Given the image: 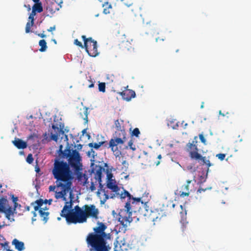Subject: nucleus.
Listing matches in <instances>:
<instances>
[{"instance_id": "obj_1", "label": "nucleus", "mask_w": 251, "mask_h": 251, "mask_svg": "<svg viewBox=\"0 0 251 251\" xmlns=\"http://www.w3.org/2000/svg\"><path fill=\"white\" fill-rule=\"evenodd\" d=\"M69 198L70 201L65 202L60 213V216L65 218L68 224L86 222L88 217L96 220L99 218V211L95 205L85 204L83 207L84 210H82L78 205H76L74 209H72L74 199L73 192H70Z\"/></svg>"}, {"instance_id": "obj_2", "label": "nucleus", "mask_w": 251, "mask_h": 251, "mask_svg": "<svg viewBox=\"0 0 251 251\" xmlns=\"http://www.w3.org/2000/svg\"><path fill=\"white\" fill-rule=\"evenodd\" d=\"M51 172L56 180L57 187L61 189L60 191L55 192V197L56 199L63 198V200L66 201L65 196L66 194L72 192L71 187L74 173L67 162L58 159L55 160Z\"/></svg>"}, {"instance_id": "obj_3", "label": "nucleus", "mask_w": 251, "mask_h": 251, "mask_svg": "<svg viewBox=\"0 0 251 251\" xmlns=\"http://www.w3.org/2000/svg\"><path fill=\"white\" fill-rule=\"evenodd\" d=\"M97 226L93 228V232L89 233L86 242L93 251H109L111 248L107 244V234L105 232L107 226L105 223L98 221Z\"/></svg>"}, {"instance_id": "obj_4", "label": "nucleus", "mask_w": 251, "mask_h": 251, "mask_svg": "<svg viewBox=\"0 0 251 251\" xmlns=\"http://www.w3.org/2000/svg\"><path fill=\"white\" fill-rule=\"evenodd\" d=\"M143 204L141 198H134L132 197L130 200H127L125 206V209L121 210L119 213V221L124 227H126L132 221L131 217L132 212H140L144 216H146L147 213H144L143 210L145 209L141 208L140 203Z\"/></svg>"}, {"instance_id": "obj_5", "label": "nucleus", "mask_w": 251, "mask_h": 251, "mask_svg": "<svg viewBox=\"0 0 251 251\" xmlns=\"http://www.w3.org/2000/svg\"><path fill=\"white\" fill-rule=\"evenodd\" d=\"M62 145L59 147V155L64 158H68V164L73 168L75 172H79L82 170V164L81 163V157L76 150L72 151L69 148L62 151Z\"/></svg>"}, {"instance_id": "obj_6", "label": "nucleus", "mask_w": 251, "mask_h": 251, "mask_svg": "<svg viewBox=\"0 0 251 251\" xmlns=\"http://www.w3.org/2000/svg\"><path fill=\"white\" fill-rule=\"evenodd\" d=\"M126 140V132L125 130H116L113 134V137L105 145L107 148H110L116 157H119L121 155V145H123Z\"/></svg>"}, {"instance_id": "obj_7", "label": "nucleus", "mask_w": 251, "mask_h": 251, "mask_svg": "<svg viewBox=\"0 0 251 251\" xmlns=\"http://www.w3.org/2000/svg\"><path fill=\"white\" fill-rule=\"evenodd\" d=\"M12 199L14 203V208H12L11 206L9 205L8 201L6 198L3 197H0V212L4 213L7 219L14 221L12 217H13L14 212L18 205V203H17L18 198L14 197L13 195L12 196Z\"/></svg>"}, {"instance_id": "obj_8", "label": "nucleus", "mask_w": 251, "mask_h": 251, "mask_svg": "<svg viewBox=\"0 0 251 251\" xmlns=\"http://www.w3.org/2000/svg\"><path fill=\"white\" fill-rule=\"evenodd\" d=\"M197 141H193L192 142H189L186 145V151L189 153V156L192 159L198 161L199 162H202L203 164H206L208 167L211 164L209 160H206L205 156H202L198 152V149L197 145Z\"/></svg>"}, {"instance_id": "obj_9", "label": "nucleus", "mask_w": 251, "mask_h": 251, "mask_svg": "<svg viewBox=\"0 0 251 251\" xmlns=\"http://www.w3.org/2000/svg\"><path fill=\"white\" fill-rule=\"evenodd\" d=\"M81 38L84 41V46L86 51L89 56L96 57L99 54L98 51L97 42L93 40L92 37L86 38L85 35H82Z\"/></svg>"}, {"instance_id": "obj_10", "label": "nucleus", "mask_w": 251, "mask_h": 251, "mask_svg": "<svg viewBox=\"0 0 251 251\" xmlns=\"http://www.w3.org/2000/svg\"><path fill=\"white\" fill-rule=\"evenodd\" d=\"M107 188L110 189L112 191V192H109V191L108 190H105V189H101L102 185L101 184H100V191L103 193L104 196L105 197L103 200H101L100 201L101 203H104V202L106 201L108 199H114L117 196V193L119 192L120 190V187L116 184L115 183L112 182L111 181H109L107 183Z\"/></svg>"}, {"instance_id": "obj_11", "label": "nucleus", "mask_w": 251, "mask_h": 251, "mask_svg": "<svg viewBox=\"0 0 251 251\" xmlns=\"http://www.w3.org/2000/svg\"><path fill=\"white\" fill-rule=\"evenodd\" d=\"M192 180H187L186 183L183 185L179 191L178 194L181 197H188L190 194V190L192 188Z\"/></svg>"}, {"instance_id": "obj_12", "label": "nucleus", "mask_w": 251, "mask_h": 251, "mask_svg": "<svg viewBox=\"0 0 251 251\" xmlns=\"http://www.w3.org/2000/svg\"><path fill=\"white\" fill-rule=\"evenodd\" d=\"M128 86H127L126 88ZM118 94L121 95L122 98L127 101H130L132 98H135L136 96L135 91L127 88L123 92H118Z\"/></svg>"}, {"instance_id": "obj_13", "label": "nucleus", "mask_w": 251, "mask_h": 251, "mask_svg": "<svg viewBox=\"0 0 251 251\" xmlns=\"http://www.w3.org/2000/svg\"><path fill=\"white\" fill-rule=\"evenodd\" d=\"M44 204L43 200L40 199L34 202L31 203V205L33 206L34 209V210L32 212V213L34 217L37 216V214L36 212L37 211H39V208L41 207Z\"/></svg>"}, {"instance_id": "obj_14", "label": "nucleus", "mask_w": 251, "mask_h": 251, "mask_svg": "<svg viewBox=\"0 0 251 251\" xmlns=\"http://www.w3.org/2000/svg\"><path fill=\"white\" fill-rule=\"evenodd\" d=\"M12 143L19 149H24L27 147L26 143L19 138H16Z\"/></svg>"}, {"instance_id": "obj_15", "label": "nucleus", "mask_w": 251, "mask_h": 251, "mask_svg": "<svg viewBox=\"0 0 251 251\" xmlns=\"http://www.w3.org/2000/svg\"><path fill=\"white\" fill-rule=\"evenodd\" d=\"M12 243L15 246V249L18 251H22L25 249L24 242L20 241L17 239H13Z\"/></svg>"}, {"instance_id": "obj_16", "label": "nucleus", "mask_w": 251, "mask_h": 251, "mask_svg": "<svg viewBox=\"0 0 251 251\" xmlns=\"http://www.w3.org/2000/svg\"><path fill=\"white\" fill-rule=\"evenodd\" d=\"M117 196L116 198H120L121 199H124L126 198H128V200H130L132 198V196L126 190L124 189L123 192L121 193H119V191L117 193Z\"/></svg>"}, {"instance_id": "obj_17", "label": "nucleus", "mask_w": 251, "mask_h": 251, "mask_svg": "<svg viewBox=\"0 0 251 251\" xmlns=\"http://www.w3.org/2000/svg\"><path fill=\"white\" fill-rule=\"evenodd\" d=\"M39 213L41 218H42V220L46 223L48 220V216L49 215V212H46L44 211V208L41 207L39 208Z\"/></svg>"}, {"instance_id": "obj_18", "label": "nucleus", "mask_w": 251, "mask_h": 251, "mask_svg": "<svg viewBox=\"0 0 251 251\" xmlns=\"http://www.w3.org/2000/svg\"><path fill=\"white\" fill-rule=\"evenodd\" d=\"M107 143H108L106 141H101L98 143H90L88 144V146L90 148H93L96 150H98L101 145H104L105 147V145L107 146Z\"/></svg>"}, {"instance_id": "obj_19", "label": "nucleus", "mask_w": 251, "mask_h": 251, "mask_svg": "<svg viewBox=\"0 0 251 251\" xmlns=\"http://www.w3.org/2000/svg\"><path fill=\"white\" fill-rule=\"evenodd\" d=\"M102 7H103V12L105 14H109L110 13V9L112 8L111 4L108 2H104L102 5Z\"/></svg>"}, {"instance_id": "obj_20", "label": "nucleus", "mask_w": 251, "mask_h": 251, "mask_svg": "<svg viewBox=\"0 0 251 251\" xmlns=\"http://www.w3.org/2000/svg\"><path fill=\"white\" fill-rule=\"evenodd\" d=\"M32 9L34 10L37 13H41L43 11L42 3H35L33 5Z\"/></svg>"}, {"instance_id": "obj_21", "label": "nucleus", "mask_w": 251, "mask_h": 251, "mask_svg": "<svg viewBox=\"0 0 251 251\" xmlns=\"http://www.w3.org/2000/svg\"><path fill=\"white\" fill-rule=\"evenodd\" d=\"M39 45L41 47L39 50L41 52H44L47 49V43L44 39L41 40L39 42Z\"/></svg>"}, {"instance_id": "obj_22", "label": "nucleus", "mask_w": 251, "mask_h": 251, "mask_svg": "<svg viewBox=\"0 0 251 251\" xmlns=\"http://www.w3.org/2000/svg\"><path fill=\"white\" fill-rule=\"evenodd\" d=\"M115 125L116 128V130H125L124 126H121L119 120H117L115 121Z\"/></svg>"}, {"instance_id": "obj_23", "label": "nucleus", "mask_w": 251, "mask_h": 251, "mask_svg": "<svg viewBox=\"0 0 251 251\" xmlns=\"http://www.w3.org/2000/svg\"><path fill=\"white\" fill-rule=\"evenodd\" d=\"M129 148L130 149L134 151L136 150L135 146L133 145V142L132 140H130L128 143V146H126V149H127Z\"/></svg>"}, {"instance_id": "obj_24", "label": "nucleus", "mask_w": 251, "mask_h": 251, "mask_svg": "<svg viewBox=\"0 0 251 251\" xmlns=\"http://www.w3.org/2000/svg\"><path fill=\"white\" fill-rule=\"evenodd\" d=\"M99 90L103 93L105 92V83L104 82H100L99 84Z\"/></svg>"}, {"instance_id": "obj_25", "label": "nucleus", "mask_w": 251, "mask_h": 251, "mask_svg": "<svg viewBox=\"0 0 251 251\" xmlns=\"http://www.w3.org/2000/svg\"><path fill=\"white\" fill-rule=\"evenodd\" d=\"M34 24L31 22H28L26 24L25 26V32L29 33L31 31V27L33 26Z\"/></svg>"}, {"instance_id": "obj_26", "label": "nucleus", "mask_w": 251, "mask_h": 251, "mask_svg": "<svg viewBox=\"0 0 251 251\" xmlns=\"http://www.w3.org/2000/svg\"><path fill=\"white\" fill-rule=\"evenodd\" d=\"M140 132L138 128H134L132 132V135L135 137H138Z\"/></svg>"}, {"instance_id": "obj_27", "label": "nucleus", "mask_w": 251, "mask_h": 251, "mask_svg": "<svg viewBox=\"0 0 251 251\" xmlns=\"http://www.w3.org/2000/svg\"><path fill=\"white\" fill-rule=\"evenodd\" d=\"M26 160V162L29 164H31L33 162V158L32 154L30 153L27 155Z\"/></svg>"}, {"instance_id": "obj_28", "label": "nucleus", "mask_w": 251, "mask_h": 251, "mask_svg": "<svg viewBox=\"0 0 251 251\" xmlns=\"http://www.w3.org/2000/svg\"><path fill=\"white\" fill-rule=\"evenodd\" d=\"M50 138L54 141H57L58 139V135L57 133H51Z\"/></svg>"}, {"instance_id": "obj_29", "label": "nucleus", "mask_w": 251, "mask_h": 251, "mask_svg": "<svg viewBox=\"0 0 251 251\" xmlns=\"http://www.w3.org/2000/svg\"><path fill=\"white\" fill-rule=\"evenodd\" d=\"M74 44L75 45H76L79 47H81V48H84V45H83L82 44L80 41H79L77 39L75 40Z\"/></svg>"}, {"instance_id": "obj_30", "label": "nucleus", "mask_w": 251, "mask_h": 251, "mask_svg": "<svg viewBox=\"0 0 251 251\" xmlns=\"http://www.w3.org/2000/svg\"><path fill=\"white\" fill-rule=\"evenodd\" d=\"M135 8L137 9V10H138V9H139V11H136V12H134V10L132 9V10L134 12V15L135 16H137V15L142 16V13L141 12V8L139 7V6H136Z\"/></svg>"}, {"instance_id": "obj_31", "label": "nucleus", "mask_w": 251, "mask_h": 251, "mask_svg": "<svg viewBox=\"0 0 251 251\" xmlns=\"http://www.w3.org/2000/svg\"><path fill=\"white\" fill-rule=\"evenodd\" d=\"M88 155L89 156H92L94 158V157L96 155V153L95 151L92 149H91L90 151L88 152Z\"/></svg>"}, {"instance_id": "obj_32", "label": "nucleus", "mask_w": 251, "mask_h": 251, "mask_svg": "<svg viewBox=\"0 0 251 251\" xmlns=\"http://www.w3.org/2000/svg\"><path fill=\"white\" fill-rule=\"evenodd\" d=\"M216 157H217L219 159L222 161L225 159V158L226 157V154L219 153L216 155Z\"/></svg>"}, {"instance_id": "obj_33", "label": "nucleus", "mask_w": 251, "mask_h": 251, "mask_svg": "<svg viewBox=\"0 0 251 251\" xmlns=\"http://www.w3.org/2000/svg\"><path fill=\"white\" fill-rule=\"evenodd\" d=\"M122 165L125 167L124 171H126L127 169L128 168V163L125 160H123L122 162Z\"/></svg>"}, {"instance_id": "obj_34", "label": "nucleus", "mask_w": 251, "mask_h": 251, "mask_svg": "<svg viewBox=\"0 0 251 251\" xmlns=\"http://www.w3.org/2000/svg\"><path fill=\"white\" fill-rule=\"evenodd\" d=\"M199 138L202 143H203L204 144H206V139H205L204 136L202 134H200L199 135Z\"/></svg>"}, {"instance_id": "obj_35", "label": "nucleus", "mask_w": 251, "mask_h": 251, "mask_svg": "<svg viewBox=\"0 0 251 251\" xmlns=\"http://www.w3.org/2000/svg\"><path fill=\"white\" fill-rule=\"evenodd\" d=\"M58 5L61 7V4L63 3V0H53Z\"/></svg>"}, {"instance_id": "obj_36", "label": "nucleus", "mask_w": 251, "mask_h": 251, "mask_svg": "<svg viewBox=\"0 0 251 251\" xmlns=\"http://www.w3.org/2000/svg\"><path fill=\"white\" fill-rule=\"evenodd\" d=\"M56 187H57V185L56 186H54V185L50 186L49 188V191H54Z\"/></svg>"}, {"instance_id": "obj_37", "label": "nucleus", "mask_w": 251, "mask_h": 251, "mask_svg": "<svg viewBox=\"0 0 251 251\" xmlns=\"http://www.w3.org/2000/svg\"><path fill=\"white\" fill-rule=\"evenodd\" d=\"M209 188H199V189L197 191V193H201L202 192H204L206 190L208 189Z\"/></svg>"}, {"instance_id": "obj_38", "label": "nucleus", "mask_w": 251, "mask_h": 251, "mask_svg": "<svg viewBox=\"0 0 251 251\" xmlns=\"http://www.w3.org/2000/svg\"><path fill=\"white\" fill-rule=\"evenodd\" d=\"M90 189L92 191H94L96 189V187L95 186V184L94 182H92L91 183V185L90 187Z\"/></svg>"}, {"instance_id": "obj_39", "label": "nucleus", "mask_w": 251, "mask_h": 251, "mask_svg": "<svg viewBox=\"0 0 251 251\" xmlns=\"http://www.w3.org/2000/svg\"><path fill=\"white\" fill-rule=\"evenodd\" d=\"M97 175L98 176V179H99L100 181L101 180V172L100 170L97 171Z\"/></svg>"}, {"instance_id": "obj_40", "label": "nucleus", "mask_w": 251, "mask_h": 251, "mask_svg": "<svg viewBox=\"0 0 251 251\" xmlns=\"http://www.w3.org/2000/svg\"><path fill=\"white\" fill-rule=\"evenodd\" d=\"M34 17L29 15L28 17V22H31L32 24H34Z\"/></svg>"}, {"instance_id": "obj_41", "label": "nucleus", "mask_w": 251, "mask_h": 251, "mask_svg": "<svg viewBox=\"0 0 251 251\" xmlns=\"http://www.w3.org/2000/svg\"><path fill=\"white\" fill-rule=\"evenodd\" d=\"M36 13H37L36 11H35L34 10L32 9V11H31V13L29 14V15L34 17L35 15L36 14Z\"/></svg>"}, {"instance_id": "obj_42", "label": "nucleus", "mask_w": 251, "mask_h": 251, "mask_svg": "<svg viewBox=\"0 0 251 251\" xmlns=\"http://www.w3.org/2000/svg\"><path fill=\"white\" fill-rule=\"evenodd\" d=\"M43 201H44V203L46 204V203H47V202H49V204H50L51 202L52 201V200L50 199L49 201H48L47 200H46Z\"/></svg>"}, {"instance_id": "obj_43", "label": "nucleus", "mask_w": 251, "mask_h": 251, "mask_svg": "<svg viewBox=\"0 0 251 251\" xmlns=\"http://www.w3.org/2000/svg\"><path fill=\"white\" fill-rule=\"evenodd\" d=\"M55 26H51L50 27L49 29H48V31H49V32H50V31H52L54 30H55Z\"/></svg>"}, {"instance_id": "obj_44", "label": "nucleus", "mask_w": 251, "mask_h": 251, "mask_svg": "<svg viewBox=\"0 0 251 251\" xmlns=\"http://www.w3.org/2000/svg\"><path fill=\"white\" fill-rule=\"evenodd\" d=\"M122 0L123 1L124 3L127 6H128V7H129V6H130V5H132V3H126V2L125 1V0Z\"/></svg>"}, {"instance_id": "obj_45", "label": "nucleus", "mask_w": 251, "mask_h": 251, "mask_svg": "<svg viewBox=\"0 0 251 251\" xmlns=\"http://www.w3.org/2000/svg\"><path fill=\"white\" fill-rule=\"evenodd\" d=\"M52 128L53 129H54V130L57 129V131H59V128H58V127L56 126H55V125H53L52 126Z\"/></svg>"}, {"instance_id": "obj_46", "label": "nucleus", "mask_w": 251, "mask_h": 251, "mask_svg": "<svg viewBox=\"0 0 251 251\" xmlns=\"http://www.w3.org/2000/svg\"><path fill=\"white\" fill-rule=\"evenodd\" d=\"M38 35L40 37H41V38H45L46 37V35H45L43 33H40V34H38Z\"/></svg>"}, {"instance_id": "obj_47", "label": "nucleus", "mask_w": 251, "mask_h": 251, "mask_svg": "<svg viewBox=\"0 0 251 251\" xmlns=\"http://www.w3.org/2000/svg\"><path fill=\"white\" fill-rule=\"evenodd\" d=\"M94 87V83L93 82H92L90 85H89L88 87L89 88H92Z\"/></svg>"}, {"instance_id": "obj_48", "label": "nucleus", "mask_w": 251, "mask_h": 251, "mask_svg": "<svg viewBox=\"0 0 251 251\" xmlns=\"http://www.w3.org/2000/svg\"><path fill=\"white\" fill-rule=\"evenodd\" d=\"M33 1L35 2V3H41L40 0H32Z\"/></svg>"}, {"instance_id": "obj_49", "label": "nucleus", "mask_w": 251, "mask_h": 251, "mask_svg": "<svg viewBox=\"0 0 251 251\" xmlns=\"http://www.w3.org/2000/svg\"><path fill=\"white\" fill-rule=\"evenodd\" d=\"M156 40L157 42L158 41H160V40L164 41V39L158 37V38H156Z\"/></svg>"}, {"instance_id": "obj_50", "label": "nucleus", "mask_w": 251, "mask_h": 251, "mask_svg": "<svg viewBox=\"0 0 251 251\" xmlns=\"http://www.w3.org/2000/svg\"><path fill=\"white\" fill-rule=\"evenodd\" d=\"M40 170V168L38 167L35 168V171L36 172H39Z\"/></svg>"}, {"instance_id": "obj_51", "label": "nucleus", "mask_w": 251, "mask_h": 251, "mask_svg": "<svg viewBox=\"0 0 251 251\" xmlns=\"http://www.w3.org/2000/svg\"><path fill=\"white\" fill-rule=\"evenodd\" d=\"M25 209L26 211H29L30 210V207L29 206H27L25 207Z\"/></svg>"}, {"instance_id": "obj_52", "label": "nucleus", "mask_w": 251, "mask_h": 251, "mask_svg": "<svg viewBox=\"0 0 251 251\" xmlns=\"http://www.w3.org/2000/svg\"><path fill=\"white\" fill-rule=\"evenodd\" d=\"M158 219V217H156L155 218H152V221H156V220Z\"/></svg>"}, {"instance_id": "obj_53", "label": "nucleus", "mask_w": 251, "mask_h": 251, "mask_svg": "<svg viewBox=\"0 0 251 251\" xmlns=\"http://www.w3.org/2000/svg\"><path fill=\"white\" fill-rule=\"evenodd\" d=\"M157 158H158V159H160V158H161V154L158 155Z\"/></svg>"}, {"instance_id": "obj_54", "label": "nucleus", "mask_w": 251, "mask_h": 251, "mask_svg": "<svg viewBox=\"0 0 251 251\" xmlns=\"http://www.w3.org/2000/svg\"><path fill=\"white\" fill-rule=\"evenodd\" d=\"M4 225H1L0 223V229L2 228L3 227Z\"/></svg>"}, {"instance_id": "obj_55", "label": "nucleus", "mask_w": 251, "mask_h": 251, "mask_svg": "<svg viewBox=\"0 0 251 251\" xmlns=\"http://www.w3.org/2000/svg\"><path fill=\"white\" fill-rule=\"evenodd\" d=\"M203 104H204V102H202V104H201V108H202L203 107Z\"/></svg>"}, {"instance_id": "obj_56", "label": "nucleus", "mask_w": 251, "mask_h": 251, "mask_svg": "<svg viewBox=\"0 0 251 251\" xmlns=\"http://www.w3.org/2000/svg\"><path fill=\"white\" fill-rule=\"evenodd\" d=\"M219 114H221V115H222V116H225L224 114H222V113H221V111H219Z\"/></svg>"}, {"instance_id": "obj_57", "label": "nucleus", "mask_w": 251, "mask_h": 251, "mask_svg": "<svg viewBox=\"0 0 251 251\" xmlns=\"http://www.w3.org/2000/svg\"><path fill=\"white\" fill-rule=\"evenodd\" d=\"M100 190H99L97 192L98 195H99L100 194Z\"/></svg>"}, {"instance_id": "obj_58", "label": "nucleus", "mask_w": 251, "mask_h": 251, "mask_svg": "<svg viewBox=\"0 0 251 251\" xmlns=\"http://www.w3.org/2000/svg\"><path fill=\"white\" fill-rule=\"evenodd\" d=\"M79 148H80V149H81L82 148V145H79Z\"/></svg>"}, {"instance_id": "obj_59", "label": "nucleus", "mask_w": 251, "mask_h": 251, "mask_svg": "<svg viewBox=\"0 0 251 251\" xmlns=\"http://www.w3.org/2000/svg\"><path fill=\"white\" fill-rule=\"evenodd\" d=\"M79 148H80V149H81L82 148V145H79Z\"/></svg>"}, {"instance_id": "obj_60", "label": "nucleus", "mask_w": 251, "mask_h": 251, "mask_svg": "<svg viewBox=\"0 0 251 251\" xmlns=\"http://www.w3.org/2000/svg\"><path fill=\"white\" fill-rule=\"evenodd\" d=\"M32 221H35V220H36V219H34V218H32Z\"/></svg>"}, {"instance_id": "obj_61", "label": "nucleus", "mask_w": 251, "mask_h": 251, "mask_svg": "<svg viewBox=\"0 0 251 251\" xmlns=\"http://www.w3.org/2000/svg\"><path fill=\"white\" fill-rule=\"evenodd\" d=\"M160 163V162L158 161L157 163H156V165H158Z\"/></svg>"}, {"instance_id": "obj_62", "label": "nucleus", "mask_w": 251, "mask_h": 251, "mask_svg": "<svg viewBox=\"0 0 251 251\" xmlns=\"http://www.w3.org/2000/svg\"><path fill=\"white\" fill-rule=\"evenodd\" d=\"M57 220H58V221H59V220H61V218H60V217H58V218H57Z\"/></svg>"}, {"instance_id": "obj_63", "label": "nucleus", "mask_w": 251, "mask_h": 251, "mask_svg": "<svg viewBox=\"0 0 251 251\" xmlns=\"http://www.w3.org/2000/svg\"><path fill=\"white\" fill-rule=\"evenodd\" d=\"M28 10H30V7L29 5V8H28Z\"/></svg>"}, {"instance_id": "obj_64", "label": "nucleus", "mask_w": 251, "mask_h": 251, "mask_svg": "<svg viewBox=\"0 0 251 251\" xmlns=\"http://www.w3.org/2000/svg\"><path fill=\"white\" fill-rule=\"evenodd\" d=\"M53 42H55V43H56L55 40H53Z\"/></svg>"}]
</instances>
